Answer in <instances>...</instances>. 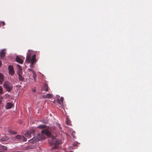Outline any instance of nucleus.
Here are the masks:
<instances>
[{
	"mask_svg": "<svg viewBox=\"0 0 152 152\" xmlns=\"http://www.w3.org/2000/svg\"><path fill=\"white\" fill-rule=\"evenodd\" d=\"M37 128L42 129L41 133L42 136L40 137L41 140H44L45 139V137L43 136L44 134L48 137H50L51 135L50 132L48 129V127L45 125L42 124L39 125L37 127Z\"/></svg>",
	"mask_w": 152,
	"mask_h": 152,
	"instance_id": "1",
	"label": "nucleus"
},
{
	"mask_svg": "<svg viewBox=\"0 0 152 152\" xmlns=\"http://www.w3.org/2000/svg\"><path fill=\"white\" fill-rule=\"evenodd\" d=\"M36 55L35 54L34 55L31 57L30 55H29L28 53L27 54L26 62L28 63H29L30 62V66L31 67H33V66L36 62Z\"/></svg>",
	"mask_w": 152,
	"mask_h": 152,
	"instance_id": "2",
	"label": "nucleus"
},
{
	"mask_svg": "<svg viewBox=\"0 0 152 152\" xmlns=\"http://www.w3.org/2000/svg\"><path fill=\"white\" fill-rule=\"evenodd\" d=\"M3 86L8 92H10L13 88L12 84L11 83L7 81H6L4 83Z\"/></svg>",
	"mask_w": 152,
	"mask_h": 152,
	"instance_id": "3",
	"label": "nucleus"
},
{
	"mask_svg": "<svg viewBox=\"0 0 152 152\" xmlns=\"http://www.w3.org/2000/svg\"><path fill=\"white\" fill-rule=\"evenodd\" d=\"M52 144L54 145V146L53 147V148L57 149L58 147L57 145L61 144L62 142V141L60 140L53 138L52 139Z\"/></svg>",
	"mask_w": 152,
	"mask_h": 152,
	"instance_id": "4",
	"label": "nucleus"
},
{
	"mask_svg": "<svg viewBox=\"0 0 152 152\" xmlns=\"http://www.w3.org/2000/svg\"><path fill=\"white\" fill-rule=\"evenodd\" d=\"M17 66L18 68V79L20 81H24V78L22 75V69L20 66L17 64Z\"/></svg>",
	"mask_w": 152,
	"mask_h": 152,
	"instance_id": "5",
	"label": "nucleus"
},
{
	"mask_svg": "<svg viewBox=\"0 0 152 152\" xmlns=\"http://www.w3.org/2000/svg\"><path fill=\"white\" fill-rule=\"evenodd\" d=\"M8 69L9 74L12 76L13 75L15 74V71L13 66L10 65L8 66Z\"/></svg>",
	"mask_w": 152,
	"mask_h": 152,
	"instance_id": "6",
	"label": "nucleus"
},
{
	"mask_svg": "<svg viewBox=\"0 0 152 152\" xmlns=\"http://www.w3.org/2000/svg\"><path fill=\"white\" fill-rule=\"evenodd\" d=\"M35 132V130L32 129L30 130L29 131L27 132L26 133L25 135V136L28 137H29V138L31 136V135L32 134L34 135V134Z\"/></svg>",
	"mask_w": 152,
	"mask_h": 152,
	"instance_id": "7",
	"label": "nucleus"
},
{
	"mask_svg": "<svg viewBox=\"0 0 152 152\" xmlns=\"http://www.w3.org/2000/svg\"><path fill=\"white\" fill-rule=\"evenodd\" d=\"M6 52L5 50L3 49L0 52V58H4V57L5 56Z\"/></svg>",
	"mask_w": 152,
	"mask_h": 152,
	"instance_id": "8",
	"label": "nucleus"
},
{
	"mask_svg": "<svg viewBox=\"0 0 152 152\" xmlns=\"http://www.w3.org/2000/svg\"><path fill=\"white\" fill-rule=\"evenodd\" d=\"M39 140V139L38 138L36 137H33L30 140V142L32 143H35Z\"/></svg>",
	"mask_w": 152,
	"mask_h": 152,
	"instance_id": "9",
	"label": "nucleus"
},
{
	"mask_svg": "<svg viewBox=\"0 0 152 152\" xmlns=\"http://www.w3.org/2000/svg\"><path fill=\"white\" fill-rule=\"evenodd\" d=\"M13 104L11 102H9L7 103L5 106L6 108L7 109H10L13 106Z\"/></svg>",
	"mask_w": 152,
	"mask_h": 152,
	"instance_id": "10",
	"label": "nucleus"
},
{
	"mask_svg": "<svg viewBox=\"0 0 152 152\" xmlns=\"http://www.w3.org/2000/svg\"><path fill=\"white\" fill-rule=\"evenodd\" d=\"M16 61L20 64H22L23 63V61L18 56H16Z\"/></svg>",
	"mask_w": 152,
	"mask_h": 152,
	"instance_id": "11",
	"label": "nucleus"
},
{
	"mask_svg": "<svg viewBox=\"0 0 152 152\" xmlns=\"http://www.w3.org/2000/svg\"><path fill=\"white\" fill-rule=\"evenodd\" d=\"M43 90L46 91H48V86L46 84H45L43 85Z\"/></svg>",
	"mask_w": 152,
	"mask_h": 152,
	"instance_id": "12",
	"label": "nucleus"
},
{
	"mask_svg": "<svg viewBox=\"0 0 152 152\" xmlns=\"http://www.w3.org/2000/svg\"><path fill=\"white\" fill-rule=\"evenodd\" d=\"M45 97L48 99H53V96L51 94H47L45 96Z\"/></svg>",
	"mask_w": 152,
	"mask_h": 152,
	"instance_id": "13",
	"label": "nucleus"
},
{
	"mask_svg": "<svg viewBox=\"0 0 152 152\" xmlns=\"http://www.w3.org/2000/svg\"><path fill=\"white\" fill-rule=\"evenodd\" d=\"M64 98L63 97H61L60 99H58V102L59 104L60 105H62L63 103V101Z\"/></svg>",
	"mask_w": 152,
	"mask_h": 152,
	"instance_id": "14",
	"label": "nucleus"
},
{
	"mask_svg": "<svg viewBox=\"0 0 152 152\" xmlns=\"http://www.w3.org/2000/svg\"><path fill=\"white\" fill-rule=\"evenodd\" d=\"M7 149V147L5 146L1 145L0 144V150L5 151Z\"/></svg>",
	"mask_w": 152,
	"mask_h": 152,
	"instance_id": "15",
	"label": "nucleus"
},
{
	"mask_svg": "<svg viewBox=\"0 0 152 152\" xmlns=\"http://www.w3.org/2000/svg\"><path fill=\"white\" fill-rule=\"evenodd\" d=\"M4 80V78L3 75L0 73V82L2 83Z\"/></svg>",
	"mask_w": 152,
	"mask_h": 152,
	"instance_id": "16",
	"label": "nucleus"
},
{
	"mask_svg": "<svg viewBox=\"0 0 152 152\" xmlns=\"http://www.w3.org/2000/svg\"><path fill=\"white\" fill-rule=\"evenodd\" d=\"M9 132L12 134H17V133L16 132L14 131H12L11 130H10L9 131Z\"/></svg>",
	"mask_w": 152,
	"mask_h": 152,
	"instance_id": "17",
	"label": "nucleus"
},
{
	"mask_svg": "<svg viewBox=\"0 0 152 152\" xmlns=\"http://www.w3.org/2000/svg\"><path fill=\"white\" fill-rule=\"evenodd\" d=\"M16 137L17 139L21 140L22 139V137L20 135H18L16 136Z\"/></svg>",
	"mask_w": 152,
	"mask_h": 152,
	"instance_id": "18",
	"label": "nucleus"
},
{
	"mask_svg": "<svg viewBox=\"0 0 152 152\" xmlns=\"http://www.w3.org/2000/svg\"><path fill=\"white\" fill-rule=\"evenodd\" d=\"M66 124L69 125H71V124L70 123V121L68 119H67L66 121Z\"/></svg>",
	"mask_w": 152,
	"mask_h": 152,
	"instance_id": "19",
	"label": "nucleus"
},
{
	"mask_svg": "<svg viewBox=\"0 0 152 152\" xmlns=\"http://www.w3.org/2000/svg\"><path fill=\"white\" fill-rule=\"evenodd\" d=\"M3 93V90L2 87L0 86V94Z\"/></svg>",
	"mask_w": 152,
	"mask_h": 152,
	"instance_id": "20",
	"label": "nucleus"
},
{
	"mask_svg": "<svg viewBox=\"0 0 152 152\" xmlns=\"http://www.w3.org/2000/svg\"><path fill=\"white\" fill-rule=\"evenodd\" d=\"M75 132L74 131L72 132V135L73 136V137L75 138Z\"/></svg>",
	"mask_w": 152,
	"mask_h": 152,
	"instance_id": "21",
	"label": "nucleus"
},
{
	"mask_svg": "<svg viewBox=\"0 0 152 152\" xmlns=\"http://www.w3.org/2000/svg\"><path fill=\"white\" fill-rule=\"evenodd\" d=\"M48 122V121L47 120H43L42 121V122L45 124H47Z\"/></svg>",
	"mask_w": 152,
	"mask_h": 152,
	"instance_id": "22",
	"label": "nucleus"
},
{
	"mask_svg": "<svg viewBox=\"0 0 152 152\" xmlns=\"http://www.w3.org/2000/svg\"><path fill=\"white\" fill-rule=\"evenodd\" d=\"M36 73H35V74H33L32 77L35 81H36Z\"/></svg>",
	"mask_w": 152,
	"mask_h": 152,
	"instance_id": "23",
	"label": "nucleus"
},
{
	"mask_svg": "<svg viewBox=\"0 0 152 152\" xmlns=\"http://www.w3.org/2000/svg\"><path fill=\"white\" fill-rule=\"evenodd\" d=\"M22 138H23V141L25 142L27 140L26 138V137H24V136H23L22 137Z\"/></svg>",
	"mask_w": 152,
	"mask_h": 152,
	"instance_id": "24",
	"label": "nucleus"
},
{
	"mask_svg": "<svg viewBox=\"0 0 152 152\" xmlns=\"http://www.w3.org/2000/svg\"><path fill=\"white\" fill-rule=\"evenodd\" d=\"M0 24H1L3 26L5 24V23L4 22H0Z\"/></svg>",
	"mask_w": 152,
	"mask_h": 152,
	"instance_id": "25",
	"label": "nucleus"
},
{
	"mask_svg": "<svg viewBox=\"0 0 152 152\" xmlns=\"http://www.w3.org/2000/svg\"><path fill=\"white\" fill-rule=\"evenodd\" d=\"M3 97L2 96H0V103L2 101V100L3 99Z\"/></svg>",
	"mask_w": 152,
	"mask_h": 152,
	"instance_id": "26",
	"label": "nucleus"
},
{
	"mask_svg": "<svg viewBox=\"0 0 152 152\" xmlns=\"http://www.w3.org/2000/svg\"><path fill=\"white\" fill-rule=\"evenodd\" d=\"M30 70L31 72L33 74H34L35 73L34 72V70H33L31 69Z\"/></svg>",
	"mask_w": 152,
	"mask_h": 152,
	"instance_id": "27",
	"label": "nucleus"
},
{
	"mask_svg": "<svg viewBox=\"0 0 152 152\" xmlns=\"http://www.w3.org/2000/svg\"><path fill=\"white\" fill-rule=\"evenodd\" d=\"M51 100L52 102H53L55 101V99L53 98V99H50Z\"/></svg>",
	"mask_w": 152,
	"mask_h": 152,
	"instance_id": "28",
	"label": "nucleus"
},
{
	"mask_svg": "<svg viewBox=\"0 0 152 152\" xmlns=\"http://www.w3.org/2000/svg\"><path fill=\"white\" fill-rule=\"evenodd\" d=\"M2 62L1 61H0V66H1Z\"/></svg>",
	"mask_w": 152,
	"mask_h": 152,
	"instance_id": "29",
	"label": "nucleus"
},
{
	"mask_svg": "<svg viewBox=\"0 0 152 152\" xmlns=\"http://www.w3.org/2000/svg\"><path fill=\"white\" fill-rule=\"evenodd\" d=\"M1 140L3 141H4V139H3V138H1Z\"/></svg>",
	"mask_w": 152,
	"mask_h": 152,
	"instance_id": "30",
	"label": "nucleus"
},
{
	"mask_svg": "<svg viewBox=\"0 0 152 152\" xmlns=\"http://www.w3.org/2000/svg\"><path fill=\"white\" fill-rule=\"evenodd\" d=\"M2 83H1L0 82V84H2Z\"/></svg>",
	"mask_w": 152,
	"mask_h": 152,
	"instance_id": "31",
	"label": "nucleus"
},
{
	"mask_svg": "<svg viewBox=\"0 0 152 152\" xmlns=\"http://www.w3.org/2000/svg\"><path fill=\"white\" fill-rule=\"evenodd\" d=\"M0 152H1L0 151Z\"/></svg>",
	"mask_w": 152,
	"mask_h": 152,
	"instance_id": "32",
	"label": "nucleus"
}]
</instances>
